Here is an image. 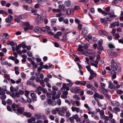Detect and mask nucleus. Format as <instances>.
I'll use <instances>...</instances> for the list:
<instances>
[{
  "label": "nucleus",
  "instance_id": "f257e3e1",
  "mask_svg": "<svg viewBox=\"0 0 123 123\" xmlns=\"http://www.w3.org/2000/svg\"><path fill=\"white\" fill-rule=\"evenodd\" d=\"M55 109L57 111L59 112L58 114L59 115L63 116H64V114L66 111L67 108L66 106H64L62 107V108H56Z\"/></svg>",
  "mask_w": 123,
  "mask_h": 123
},
{
  "label": "nucleus",
  "instance_id": "f03ea898",
  "mask_svg": "<svg viewBox=\"0 0 123 123\" xmlns=\"http://www.w3.org/2000/svg\"><path fill=\"white\" fill-rule=\"evenodd\" d=\"M111 66L112 69L116 71L120 72L121 69L120 66H117L116 63L113 61H112L111 62Z\"/></svg>",
  "mask_w": 123,
  "mask_h": 123
},
{
  "label": "nucleus",
  "instance_id": "7ed1b4c3",
  "mask_svg": "<svg viewBox=\"0 0 123 123\" xmlns=\"http://www.w3.org/2000/svg\"><path fill=\"white\" fill-rule=\"evenodd\" d=\"M34 116L37 119H43L46 118V117L43 114L41 113H39L35 114Z\"/></svg>",
  "mask_w": 123,
  "mask_h": 123
},
{
  "label": "nucleus",
  "instance_id": "20e7f679",
  "mask_svg": "<svg viewBox=\"0 0 123 123\" xmlns=\"http://www.w3.org/2000/svg\"><path fill=\"white\" fill-rule=\"evenodd\" d=\"M13 110L14 112H16L18 115H19V114H22L24 111V109L22 107L18 108L17 110V112H16V109H13Z\"/></svg>",
  "mask_w": 123,
  "mask_h": 123
},
{
  "label": "nucleus",
  "instance_id": "39448f33",
  "mask_svg": "<svg viewBox=\"0 0 123 123\" xmlns=\"http://www.w3.org/2000/svg\"><path fill=\"white\" fill-rule=\"evenodd\" d=\"M5 93L3 91H1L0 92V99L2 100L5 99L6 98V96L5 94Z\"/></svg>",
  "mask_w": 123,
  "mask_h": 123
},
{
  "label": "nucleus",
  "instance_id": "423d86ee",
  "mask_svg": "<svg viewBox=\"0 0 123 123\" xmlns=\"http://www.w3.org/2000/svg\"><path fill=\"white\" fill-rule=\"evenodd\" d=\"M71 89L72 92L75 91L77 93L79 91L80 88L79 87L73 86L72 88Z\"/></svg>",
  "mask_w": 123,
  "mask_h": 123
},
{
  "label": "nucleus",
  "instance_id": "0eeeda50",
  "mask_svg": "<svg viewBox=\"0 0 123 123\" xmlns=\"http://www.w3.org/2000/svg\"><path fill=\"white\" fill-rule=\"evenodd\" d=\"M94 50H93L88 49L84 52V53L86 55H87L88 54H91L92 53H94Z\"/></svg>",
  "mask_w": 123,
  "mask_h": 123
},
{
  "label": "nucleus",
  "instance_id": "6e6552de",
  "mask_svg": "<svg viewBox=\"0 0 123 123\" xmlns=\"http://www.w3.org/2000/svg\"><path fill=\"white\" fill-rule=\"evenodd\" d=\"M99 33L105 36H108V34L105 31L103 30H99L98 31Z\"/></svg>",
  "mask_w": 123,
  "mask_h": 123
},
{
  "label": "nucleus",
  "instance_id": "1a4fd4ad",
  "mask_svg": "<svg viewBox=\"0 0 123 123\" xmlns=\"http://www.w3.org/2000/svg\"><path fill=\"white\" fill-rule=\"evenodd\" d=\"M88 31L87 28L86 27L84 28L82 31V34L83 35H85L87 33Z\"/></svg>",
  "mask_w": 123,
  "mask_h": 123
},
{
  "label": "nucleus",
  "instance_id": "9d476101",
  "mask_svg": "<svg viewBox=\"0 0 123 123\" xmlns=\"http://www.w3.org/2000/svg\"><path fill=\"white\" fill-rule=\"evenodd\" d=\"M111 25L112 28H115L116 26L118 27L119 25V23L118 22H112Z\"/></svg>",
  "mask_w": 123,
  "mask_h": 123
},
{
  "label": "nucleus",
  "instance_id": "9b49d317",
  "mask_svg": "<svg viewBox=\"0 0 123 123\" xmlns=\"http://www.w3.org/2000/svg\"><path fill=\"white\" fill-rule=\"evenodd\" d=\"M111 103L112 105L113 106H119L120 105V104L118 102L116 101H112Z\"/></svg>",
  "mask_w": 123,
  "mask_h": 123
},
{
  "label": "nucleus",
  "instance_id": "f8f14e48",
  "mask_svg": "<svg viewBox=\"0 0 123 123\" xmlns=\"http://www.w3.org/2000/svg\"><path fill=\"white\" fill-rule=\"evenodd\" d=\"M107 13V14H108L109 16L112 18H115L117 16V15L115 14L114 12H110Z\"/></svg>",
  "mask_w": 123,
  "mask_h": 123
},
{
  "label": "nucleus",
  "instance_id": "ddd939ff",
  "mask_svg": "<svg viewBox=\"0 0 123 123\" xmlns=\"http://www.w3.org/2000/svg\"><path fill=\"white\" fill-rule=\"evenodd\" d=\"M1 36L2 37H4V38L6 39H9V36L7 33H1Z\"/></svg>",
  "mask_w": 123,
  "mask_h": 123
},
{
  "label": "nucleus",
  "instance_id": "4468645a",
  "mask_svg": "<svg viewBox=\"0 0 123 123\" xmlns=\"http://www.w3.org/2000/svg\"><path fill=\"white\" fill-rule=\"evenodd\" d=\"M31 96L33 98V102H34L37 100V97L36 96V94L35 93H31Z\"/></svg>",
  "mask_w": 123,
  "mask_h": 123
},
{
  "label": "nucleus",
  "instance_id": "2eb2a0df",
  "mask_svg": "<svg viewBox=\"0 0 123 123\" xmlns=\"http://www.w3.org/2000/svg\"><path fill=\"white\" fill-rule=\"evenodd\" d=\"M98 11L99 12L101 13L104 16H106L107 15V13L105 11L102 10L100 8H98Z\"/></svg>",
  "mask_w": 123,
  "mask_h": 123
},
{
  "label": "nucleus",
  "instance_id": "dca6fc26",
  "mask_svg": "<svg viewBox=\"0 0 123 123\" xmlns=\"http://www.w3.org/2000/svg\"><path fill=\"white\" fill-rule=\"evenodd\" d=\"M67 37V35L66 34H65L63 36L62 38V39H59V40L62 41L63 42H65V41L67 40L68 38Z\"/></svg>",
  "mask_w": 123,
  "mask_h": 123
},
{
  "label": "nucleus",
  "instance_id": "f3484780",
  "mask_svg": "<svg viewBox=\"0 0 123 123\" xmlns=\"http://www.w3.org/2000/svg\"><path fill=\"white\" fill-rule=\"evenodd\" d=\"M48 64L49 66H48L47 64L43 65V68H44L46 69H47L51 68V67L52 64H51L50 63H49Z\"/></svg>",
  "mask_w": 123,
  "mask_h": 123
},
{
  "label": "nucleus",
  "instance_id": "a211bd4d",
  "mask_svg": "<svg viewBox=\"0 0 123 123\" xmlns=\"http://www.w3.org/2000/svg\"><path fill=\"white\" fill-rule=\"evenodd\" d=\"M34 30L36 32H41V28L38 26L35 27Z\"/></svg>",
  "mask_w": 123,
  "mask_h": 123
},
{
  "label": "nucleus",
  "instance_id": "6ab92c4d",
  "mask_svg": "<svg viewBox=\"0 0 123 123\" xmlns=\"http://www.w3.org/2000/svg\"><path fill=\"white\" fill-rule=\"evenodd\" d=\"M27 84L33 87H35L36 86V85H35L33 82L30 80H28L27 81Z\"/></svg>",
  "mask_w": 123,
  "mask_h": 123
},
{
  "label": "nucleus",
  "instance_id": "aec40b11",
  "mask_svg": "<svg viewBox=\"0 0 123 123\" xmlns=\"http://www.w3.org/2000/svg\"><path fill=\"white\" fill-rule=\"evenodd\" d=\"M107 52L111 55H114L115 53L114 51L112 49H109L107 50Z\"/></svg>",
  "mask_w": 123,
  "mask_h": 123
},
{
  "label": "nucleus",
  "instance_id": "412c9836",
  "mask_svg": "<svg viewBox=\"0 0 123 123\" xmlns=\"http://www.w3.org/2000/svg\"><path fill=\"white\" fill-rule=\"evenodd\" d=\"M58 7L60 9L62 10L63 11H64L65 10H64L65 6L63 4L59 5Z\"/></svg>",
  "mask_w": 123,
  "mask_h": 123
},
{
  "label": "nucleus",
  "instance_id": "4be33fe9",
  "mask_svg": "<svg viewBox=\"0 0 123 123\" xmlns=\"http://www.w3.org/2000/svg\"><path fill=\"white\" fill-rule=\"evenodd\" d=\"M18 17L21 19H24L26 18L27 16L25 15H21L18 16Z\"/></svg>",
  "mask_w": 123,
  "mask_h": 123
},
{
  "label": "nucleus",
  "instance_id": "5701e85b",
  "mask_svg": "<svg viewBox=\"0 0 123 123\" xmlns=\"http://www.w3.org/2000/svg\"><path fill=\"white\" fill-rule=\"evenodd\" d=\"M113 110L114 112H115V113L117 112H119L120 111V109L117 107H115L113 109Z\"/></svg>",
  "mask_w": 123,
  "mask_h": 123
},
{
  "label": "nucleus",
  "instance_id": "b1692460",
  "mask_svg": "<svg viewBox=\"0 0 123 123\" xmlns=\"http://www.w3.org/2000/svg\"><path fill=\"white\" fill-rule=\"evenodd\" d=\"M47 1L46 0H38V2L41 4H43Z\"/></svg>",
  "mask_w": 123,
  "mask_h": 123
},
{
  "label": "nucleus",
  "instance_id": "393cba45",
  "mask_svg": "<svg viewBox=\"0 0 123 123\" xmlns=\"http://www.w3.org/2000/svg\"><path fill=\"white\" fill-rule=\"evenodd\" d=\"M24 115L28 117H30L31 116V114L30 112H24Z\"/></svg>",
  "mask_w": 123,
  "mask_h": 123
},
{
  "label": "nucleus",
  "instance_id": "a878e982",
  "mask_svg": "<svg viewBox=\"0 0 123 123\" xmlns=\"http://www.w3.org/2000/svg\"><path fill=\"white\" fill-rule=\"evenodd\" d=\"M65 4L66 6L69 7L71 5L70 2L69 1H66L65 2Z\"/></svg>",
  "mask_w": 123,
  "mask_h": 123
},
{
  "label": "nucleus",
  "instance_id": "bb28decb",
  "mask_svg": "<svg viewBox=\"0 0 123 123\" xmlns=\"http://www.w3.org/2000/svg\"><path fill=\"white\" fill-rule=\"evenodd\" d=\"M92 38V37L90 35H88V36L86 37V38L87 40L88 41L90 40H91Z\"/></svg>",
  "mask_w": 123,
  "mask_h": 123
},
{
  "label": "nucleus",
  "instance_id": "cd10ccee",
  "mask_svg": "<svg viewBox=\"0 0 123 123\" xmlns=\"http://www.w3.org/2000/svg\"><path fill=\"white\" fill-rule=\"evenodd\" d=\"M108 47L110 48H115V46L112 43H110L108 44Z\"/></svg>",
  "mask_w": 123,
  "mask_h": 123
},
{
  "label": "nucleus",
  "instance_id": "c85d7f7f",
  "mask_svg": "<svg viewBox=\"0 0 123 123\" xmlns=\"http://www.w3.org/2000/svg\"><path fill=\"white\" fill-rule=\"evenodd\" d=\"M63 87L61 89V91H63V90H65V88L67 86V85L65 83H63L62 85Z\"/></svg>",
  "mask_w": 123,
  "mask_h": 123
},
{
  "label": "nucleus",
  "instance_id": "c756f323",
  "mask_svg": "<svg viewBox=\"0 0 123 123\" xmlns=\"http://www.w3.org/2000/svg\"><path fill=\"white\" fill-rule=\"evenodd\" d=\"M11 106L12 108H17L19 106L18 105L16 104L15 103H13Z\"/></svg>",
  "mask_w": 123,
  "mask_h": 123
},
{
  "label": "nucleus",
  "instance_id": "7c9ffc66",
  "mask_svg": "<svg viewBox=\"0 0 123 123\" xmlns=\"http://www.w3.org/2000/svg\"><path fill=\"white\" fill-rule=\"evenodd\" d=\"M99 94L98 93H95L93 95V97L95 99H96L97 98H98Z\"/></svg>",
  "mask_w": 123,
  "mask_h": 123
},
{
  "label": "nucleus",
  "instance_id": "2f4dec72",
  "mask_svg": "<svg viewBox=\"0 0 123 123\" xmlns=\"http://www.w3.org/2000/svg\"><path fill=\"white\" fill-rule=\"evenodd\" d=\"M86 87L90 90H92L94 87L91 85L89 84L86 86Z\"/></svg>",
  "mask_w": 123,
  "mask_h": 123
},
{
  "label": "nucleus",
  "instance_id": "473e14b6",
  "mask_svg": "<svg viewBox=\"0 0 123 123\" xmlns=\"http://www.w3.org/2000/svg\"><path fill=\"white\" fill-rule=\"evenodd\" d=\"M82 45L83 48L84 49H87L88 48V46L86 44L83 43H82Z\"/></svg>",
  "mask_w": 123,
  "mask_h": 123
},
{
  "label": "nucleus",
  "instance_id": "72a5a7b5",
  "mask_svg": "<svg viewBox=\"0 0 123 123\" xmlns=\"http://www.w3.org/2000/svg\"><path fill=\"white\" fill-rule=\"evenodd\" d=\"M97 48L99 50H102L103 49V47L101 45H98L97 46Z\"/></svg>",
  "mask_w": 123,
  "mask_h": 123
},
{
  "label": "nucleus",
  "instance_id": "f704fd0d",
  "mask_svg": "<svg viewBox=\"0 0 123 123\" xmlns=\"http://www.w3.org/2000/svg\"><path fill=\"white\" fill-rule=\"evenodd\" d=\"M45 111L46 114L48 115L49 114L50 112V110L49 108H48L46 109Z\"/></svg>",
  "mask_w": 123,
  "mask_h": 123
},
{
  "label": "nucleus",
  "instance_id": "c9c22d12",
  "mask_svg": "<svg viewBox=\"0 0 123 123\" xmlns=\"http://www.w3.org/2000/svg\"><path fill=\"white\" fill-rule=\"evenodd\" d=\"M83 25L81 24L80 23L78 24V28L80 30H81L82 29Z\"/></svg>",
  "mask_w": 123,
  "mask_h": 123
},
{
  "label": "nucleus",
  "instance_id": "e433bc0d",
  "mask_svg": "<svg viewBox=\"0 0 123 123\" xmlns=\"http://www.w3.org/2000/svg\"><path fill=\"white\" fill-rule=\"evenodd\" d=\"M87 82V84L89 83V81L86 82L85 81H81V84L82 85L85 86L86 84V83Z\"/></svg>",
  "mask_w": 123,
  "mask_h": 123
},
{
  "label": "nucleus",
  "instance_id": "4c0bfd02",
  "mask_svg": "<svg viewBox=\"0 0 123 123\" xmlns=\"http://www.w3.org/2000/svg\"><path fill=\"white\" fill-rule=\"evenodd\" d=\"M29 10L31 11V12L33 13L36 12V11L34 10L32 7H30L29 9Z\"/></svg>",
  "mask_w": 123,
  "mask_h": 123
},
{
  "label": "nucleus",
  "instance_id": "58836bf2",
  "mask_svg": "<svg viewBox=\"0 0 123 123\" xmlns=\"http://www.w3.org/2000/svg\"><path fill=\"white\" fill-rule=\"evenodd\" d=\"M42 89L40 86H38V88L36 89V92L39 91H41L42 90Z\"/></svg>",
  "mask_w": 123,
  "mask_h": 123
},
{
  "label": "nucleus",
  "instance_id": "ea45409f",
  "mask_svg": "<svg viewBox=\"0 0 123 123\" xmlns=\"http://www.w3.org/2000/svg\"><path fill=\"white\" fill-rule=\"evenodd\" d=\"M118 0H114L112 2V4L114 5V4L117 3L118 2Z\"/></svg>",
  "mask_w": 123,
  "mask_h": 123
},
{
  "label": "nucleus",
  "instance_id": "a19ab883",
  "mask_svg": "<svg viewBox=\"0 0 123 123\" xmlns=\"http://www.w3.org/2000/svg\"><path fill=\"white\" fill-rule=\"evenodd\" d=\"M71 10L70 9H68L67 10L66 14L68 15H69L71 14Z\"/></svg>",
  "mask_w": 123,
  "mask_h": 123
},
{
  "label": "nucleus",
  "instance_id": "79ce46f5",
  "mask_svg": "<svg viewBox=\"0 0 123 123\" xmlns=\"http://www.w3.org/2000/svg\"><path fill=\"white\" fill-rule=\"evenodd\" d=\"M58 93L57 94L56 96V99L59 98L60 97V95L61 94L60 91H59Z\"/></svg>",
  "mask_w": 123,
  "mask_h": 123
},
{
  "label": "nucleus",
  "instance_id": "37998d69",
  "mask_svg": "<svg viewBox=\"0 0 123 123\" xmlns=\"http://www.w3.org/2000/svg\"><path fill=\"white\" fill-rule=\"evenodd\" d=\"M108 87L110 89H112L114 87V85L112 83H110Z\"/></svg>",
  "mask_w": 123,
  "mask_h": 123
},
{
  "label": "nucleus",
  "instance_id": "c03bdc74",
  "mask_svg": "<svg viewBox=\"0 0 123 123\" xmlns=\"http://www.w3.org/2000/svg\"><path fill=\"white\" fill-rule=\"evenodd\" d=\"M4 75L5 78H6L8 80H10V77L9 75L6 74H4Z\"/></svg>",
  "mask_w": 123,
  "mask_h": 123
},
{
  "label": "nucleus",
  "instance_id": "a18cd8bd",
  "mask_svg": "<svg viewBox=\"0 0 123 123\" xmlns=\"http://www.w3.org/2000/svg\"><path fill=\"white\" fill-rule=\"evenodd\" d=\"M106 18L107 19L106 21H110L112 20V18L110 16L109 17H106Z\"/></svg>",
  "mask_w": 123,
  "mask_h": 123
},
{
  "label": "nucleus",
  "instance_id": "49530a36",
  "mask_svg": "<svg viewBox=\"0 0 123 123\" xmlns=\"http://www.w3.org/2000/svg\"><path fill=\"white\" fill-rule=\"evenodd\" d=\"M1 5L2 6H4L6 3V2L5 1L2 0L1 1Z\"/></svg>",
  "mask_w": 123,
  "mask_h": 123
},
{
  "label": "nucleus",
  "instance_id": "de8ad7c7",
  "mask_svg": "<svg viewBox=\"0 0 123 123\" xmlns=\"http://www.w3.org/2000/svg\"><path fill=\"white\" fill-rule=\"evenodd\" d=\"M2 90L4 92L7 91V87L6 86H3L2 87Z\"/></svg>",
  "mask_w": 123,
  "mask_h": 123
},
{
  "label": "nucleus",
  "instance_id": "09e8293b",
  "mask_svg": "<svg viewBox=\"0 0 123 123\" xmlns=\"http://www.w3.org/2000/svg\"><path fill=\"white\" fill-rule=\"evenodd\" d=\"M73 98L76 99L78 100H80V98L77 95H75L73 96Z\"/></svg>",
  "mask_w": 123,
  "mask_h": 123
},
{
  "label": "nucleus",
  "instance_id": "8fccbe9b",
  "mask_svg": "<svg viewBox=\"0 0 123 123\" xmlns=\"http://www.w3.org/2000/svg\"><path fill=\"white\" fill-rule=\"evenodd\" d=\"M22 6L24 9L26 10H27L28 9V6L27 5H23Z\"/></svg>",
  "mask_w": 123,
  "mask_h": 123
},
{
  "label": "nucleus",
  "instance_id": "3c124183",
  "mask_svg": "<svg viewBox=\"0 0 123 123\" xmlns=\"http://www.w3.org/2000/svg\"><path fill=\"white\" fill-rule=\"evenodd\" d=\"M52 89L53 91H57L58 90V89L57 87L55 86H53L52 87Z\"/></svg>",
  "mask_w": 123,
  "mask_h": 123
},
{
  "label": "nucleus",
  "instance_id": "603ef678",
  "mask_svg": "<svg viewBox=\"0 0 123 123\" xmlns=\"http://www.w3.org/2000/svg\"><path fill=\"white\" fill-rule=\"evenodd\" d=\"M43 68V67H39L37 68V70L38 72V74H39L40 71L42 70V69Z\"/></svg>",
  "mask_w": 123,
  "mask_h": 123
},
{
  "label": "nucleus",
  "instance_id": "864d4df0",
  "mask_svg": "<svg viewBox=\"0 0 123 123\" xmlns=\"http://www.w3.org/2000/svg\"><path fill=\"white\" fill-rule=\"evenodd\" d=\"M64 23L66 24H68V19L67 18H65L64 20Z\"/></svg>",
  "mask_w": 123,
  "mask_h": 123
},
{
  "label": "nucleus",
  "instance_id": "5fc2aeb1",
  "mask_svg": "<svg viewBox=\"0 0 123 123\" xmlns=\"http://www.w3.org/2000/svg\"><path fill=\"white\" fill-rule=\"evenodd\" d=\"M99 113L100 116L105 115V112L103 110H101V111H100L99 112Z\"/></svg>",
  "mask_w": 123,
  "mask_h": 123
},
{
  "label": "nucleus",
  "instance_id": "6e6d98bb",
  "mask_svg": "<svg viewBox=\"0 0 123 123\" xmlns=\"http://www.w3.org/2000/svg\"><path fill=\"white\" fill-rule=\"evenodd\" d=\"M99 113L100 116L105 115V112L103 110H101V111H100L99 112Z\"/></svg>",
  "mask_w": 123,
  "mask_h": 123
},
{
  "label": "nucleus",
  "instance_id": "4d7b16f0",
  "mask_svg": "<svg viewBox=\"0 0 123 123\" xmlns=\"http://www.w3.org/2000/svg\"><path fill=\"white\" fill-rule=\"evenodd\" d=\"M99 113L100 116L105 115V112L103 110H101V111H100L99 112Z\"/></svg>",
  "mask_w": 123,
  "mask_h": 123
},
{
  "label": "nucleus",
  "instance_id": "13d9d810",
  "mask_svg": "<svg viewBox=\"0 0 123 123\" xmlns=\"http://www.w3.org/2000/svg\"><path fill=\"white\" fill-rule=\"evenodd\" d=\"M11 21V20L9 19V18H7L6 19V23H10Z\"/></svg>",
  "mask_w": 123,
  "mask_h": 123
},
{
  "label": "nucleus",
  "instance_id": "bf43d9fd",
  "mask_svg": "<svg viewBox=\"0 0 123 123\" xmlns=\"http://www.w3.org/2000/svg\"><path fill=\"white\" fill-rule=\"evenodd\" d=\"M90 65H89L86 66V67L87 70L88 71H91V69L90 68Z\"/></svg>",
  "mask_w": 123,
  "mask_h": 123
},
{
  "label": "nucleus",
  "instance_id": "052dcab7",
  "mask_svg": "<svg viewBox=\"0 0 123 123\" xmlns=\"http://www.w3.org/2000/svg\"><path fill=\"white\" fill-rule=\"evenodd\" d=\"M41 32L42 31H43L45 32H47L48 30L46 29V28L44 27H42V28H41Z\"/></svg>",
  "mask_w": 123,
  "mask_h": 123
},
{
  "label": "nucleus",
  "instance_id": "680f3d73",
  "mask_svg": "<svg viewBox=\"0 0 123 123\" xmlns=\"http://www.w3.org/2000/svg\"><path fill=\"white\" fill-rule=\"evenodd\" d=\"M42 100H44L46 98V96L45 95H42L40 96Z\"/></svg>",
  "mask_w": 123,
  "mask_h": 123
},
{
  "label": "nucleus",
  "instance_id": "e2e57ef3",
  "mask_svg": "<svg viewBox=\"0 0 123 123\" xmlns=\"http://www.w3.org/2000/svg\"><path fill=\"white\" fill-rule=\"evenodd\" d=\"M7 103L8 104L10 105H11L12 104L11 100L10 99H8L7 100Z\"/></svg>",
  "mask_w": 123,
  "mask_h": 123
},
{
  "label": "nucleus",
  "instance_id": "0e129e2a",
  "mask_svg": "<svg viewBox=\"0 0 123 123\" xmlns=\"http://www.w3.org/2000/svg\"><path fill=\"white\" fill-rule=\"evenodd\" d=\"M47 102L49 105H51L52 103V101L51 99H49L47 101Z\"/></svg>",
  "mask_w": 123,
  "mask_h": 123
},
{
  "label": "nucleus",
  "instance_id": "69168bd1",
  "mask_svg": "<svg viewBox=\"0 0 123 123\" xmlns=\"http://www.w3.org/2000/svg\"><path fill=\"white\" fill-rule=\"evenodd\" d=\"M27 55L29 56L30 57L32 56V53L30 51H29L27 52Z\"/></svg>",
  "mask_w": 123,
  "mask_h": 123
},
{
  "label": "nucleus",
  "instance_id": "338daca9",
  "mask_svg": "<svg viewBox=\"0 0 123 123\" xmlns=\"http://www.w3.org/2000/svg\"><path fill=\"white\" fill-rule=\"evenodd\" d=\"M10 95L14 98H15L16 97L15 94L14 93H12L10 94Z\"/></svg>",
  "mask_w": 123,
  "mask_h": 123
},
{
  "label": "nucleus",
  "instance_id": "774afa93",
  "mask_svg": "<svg viewBox=\"0 0 123 123\" xmlns=\"http://www.w3.org/2000/svg\"><path fill=\"white\" fill-rule=\"evenodd\" d=\"M57 103L58 105H60L61 104V100L60 99H58L57 101Z\"/></svg>",
  "mask_w": 123,
  "mask_h": 123
}]
</instances>
